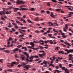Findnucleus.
<instances>
[{
  "label": "nucleus",
  "instance_id": "obj_20",
  "mask_svg": "<svg viewBox=\"0 0 73 73\" xmlns=\"http://www.w3.org/2000/svg\"><path fill=\"white\" fill-rule=\"evenodd\" d=\"M4 52L5 53H9V52H10V51H9V50H5Z\"/></svg>",
  "mask_w": 73,
  "mask_h": 73
},
{
  "label": "nucleus",
  "instance_id": "obj_54",
  "mask_svg": "<svg viewBox=\"0 0 73 73\" xmlns=\"http://www.w3.org/2000/svg\"><path fill=\"white\" fill-rule=\"evenodd\" d=\"M27 64H28V63H23V65L24 66L27 65Z\"/></svg>",
  "mask_w": 73,
  "mask_h": 73
},
{
  "label": "nucleus",
  "instance_id": "obj_32",
  "mask_svg": "<svg viewBox=\"0 0 73 73\" xmlns=\"http://www.w3.org/2000/svg\"><path fill=\"white\" fill-rule=\"evenodd\" d=\"M7 71L10 72H12V70L11 69L7 70Z\"/></svg>",
  "mask_w": 73,
  "mask_h": 73
},
{
  "label": "nucleus",
  "instance_id": "obj_64",
  "mask_svg": "<svg viewBox=\"0 0 73 73\" xmlns=\"http://www.w3.org/2000/svg\"><path fill=\"white\" fill-rule=\"evenodd\" d=\"M23 36H24V35H19V37H22Z\"/></svg>",
  "mask_w": 73,
  "mask_h": 73
},
{
  "label": "nucleus",
  "instance_id": "obj_57",
  "mask_svg": "<svg viewBox=\"0 0 73 73\" xmlns=\"http://www.w3.org/2000/svg\"><path fill=\"white\" fill-rule=\"evenodd\" d=\"M35 32H36V33H39V31L38 30H36L35 31Z\"/></svg>",
  "mask_w": 73,
  "mask_h": 73
},
{
  "label": "nucleus",
  "instance_id": "obj_60",
  "mask_svg": "<svg viewBox=\"0 0 73 73\" xmlns=\"http://www.w3.org/2000/svg\"><path fill=\"white\" fill-rule=\"evenodd\" d=\"M46 12L47 13V14H49V13H50V12H49V11H46Z\"/></svg>",
  "mask_w": 73,
  "mask_h": 73
},
{
  "label": "nucleus",
  "instance_id": "obj_40",
  "mask_svg": "<svg viewBox=\"0 0 73 73\" xmlns=\"http://www.w3.org/2000/svg\"><path fill=\"white\" fill-rule=\"evenodd\" d=\"M39 19H38L37 18H35V21H38L39 20Z\"/></svg>",
  "mask_w": 73,
  "mask_h": 73
},
{
  "label": "nucleus",
  "instance_id": "obj_29",
  "mask_svg": "<svg viewBox=\"0 0 73 73\" xmlns=\"http://www.w3.org/2000/svg\"><path fill=\"white\" fill-rule=\"evenodd\" d=\"M21 28L22 29H27V27H21Z\"/></svg>",
  "mask_w": 73,
  "mask_h": 73
},
{
  "label": "nucleus",
  "instance_id": "obj_7",
  "mask_svg": "<svg viewBox=\"0 0 73 73\" xmlns=\"http://www.w3.org/2000/svg\"><path fill=\"white\" fill-rule=\"evenodd\" d=\"M16 62H11V67H13L14 65V64H16Z\"/></svg>",
  "mask_w": 73,
  "mask_h": 73
},
{
  "label": "nucleus",
  "instance_id": "obj_34",
  "mask_svg": "<svg viewBox=\"0 0 73 73\" xmlns=\"http://www.w3.org/2000/svg\"><path fill=\"white\" fill-rule=\"evenodd\" d=\"M64 70L66 72H69V70H68L67 68H66Z\"/></svg>",
  "mask_w": 73,
  "mask_h": 73
},
{
  "label": "nucleus",
  "instance_id": "obj_21",
  "mask_svg": "<svg viewBox=\"0 0 73 73\" xmlns=\"http://www.w3.org/2000/svg\"><path fill=\"white\" fill-rule=\"evenodd\" d=\"M13 8V7L11 6L9 7V8H7V11H9V10H11V9H12Z\"/></svg>",
  "mask_w": 73,
  "mask_h": 73
},
{
  "label": "nucleus",
  "instance_id": "obj_9",
  "mask_svg": "<svg viewBox=\"0 0 73 73\" xmlns=\"http://www.w3.org/2000/svg\"><path fill=\"white\" fill-rule=\"evenodd\" d=\"M19 49L18 48H15V49L13 50L12 51L14 53H16V52H17L19 50Z\"/></svg>",
  "mask_w": 73,
  "mask_h": 73
},
{
  "label": "nucleus",
  "instance_id": "obj_37",
  "mask_svg": "<svg viewBox=\"0 0 73 73\" xmlns=\"http://www.w3.org/2000/svg\"><path fill=\"white\" fill-rule=\"evenodd\" d=\"M28 22L30 23H32V22L30 20H27Z\"/></svg>",
  "mask_w": 73,
  "mask_h": 73
},
{
  "label": "nucleus",
  "instance_id": "obj_33",
  "mask_svg": "<svg viewBox=\"0 0 73 73\" xmlns=\"http://www.w3.org/2000/svg\"><path fill=\"white\" fill-rule=\"evenodd\" d=\"M39 47H40V49H44V47H42V46L41 45H40L39 46Z\"/></svg>",
  "mask_w": 73,
  "mask_h": 73
},
{
  "label": "nucleus",
  "instance_id": "obj_61",
  "mask_svg": "<svg viewBox=\"0 0 73 73\" xmlns=\"http://www.w3.org/2000/svg\"><path fill=\"white\" fill-rule=\"evenodd\" d=\"M59 66L60 68H62V65H61V64H60L59 65Z\"/></svg>",
  "mask_w": 73,
  "mask_h": 73
},
{
  "label": "nucleus",
  "instance_id": "obj_17",
  "mask_svg": "<svg viewBox=\"0 0 73 73\" xmlns=\"http://www.w3.org/2000/svg\"><path fill=\"white\" fill-rule=\"evenodd\" d=\"M22 49H25V50H27V47L25 46L23 47L22 46Z\"/></svg>",
  "mask_w": 73,
  "mask_h": 73
},
{
  "label": "nucleus",
  "instance_id": "obj_56",
  "mask_svg": "<svg viewBox=\"0 0 73 73\" xmlns=\"http://www.w3.org/2000/svg\"><path fill=\"white\" fill-rule=\"evenodd\" d=\"M15 33L16 35H18V34H19V33H18V32H15Z\"/></svg>",
  "mask_w": 73,
  "mask_h": 73
},
{
  "label": "nucleus",
  "instance_id": "obj_31",
  "mask_svg": "<svg viewBox=\"0 0 73 73\" xmlns=\"http://www.w3.org/2000/svg\"><path fill=\"white\" fill-rule=\"evenodd\" d=\"M60 11H61V9H57L56 10V11L57 12H60Z\"/></svg>",
  "mask_w": 73,
  "mask_h": 73
},
{
  "label": "nucleus",
  "instance_id": "obj_1",
  "mask_svg": "<svg viewBox=\"0 0 73 73\" xmlns=\"http://www.w3.org/2000/svg\"><path fill=\"white\" fill-rule=\"evenodd\" d=\"M20 9H21V10H22V11H27L28 10V9L24 8L19 9L18 8H14V12H17V11H19V10H20Z\"/></svg>",
  "mask_w": 73,
  "mask_h": 73
},
{
  "label": "nucleus",
  "instance_id": "obj_49",
  "mask_svg": "<svg viewBox=\"0 0 73 73\" xmlns=\"http://www.w3.org/2000/svg\"><path fill=\"white\" fill-rule=\"evenodd\" d=\"M11 29L13 32H16V31L14 29L12 28Z\"/></svg>",
  "mask_w": 73,
  "mask_h": 73
},
{
  "label": "nucleus",
  "instance_id": "obj_6",
  "mask_svg": "<svg viewBox=\"0 0 73 73\" xmlns=\"http://www.w3.org/2000/svg\"><path fill=\"white\" fill-rule=\"evenodd\" d=\"M39 56L40 58H43V56H45V54L44 53H43L41 54H39Z\"/></svg>",
  "mask_w": 73,
  "mask_h": 73
},
{
  "label": "nucleus",
  "instance_id": "obj_18",
  "mask_svg": "<svg viewBox=\"0 0 73 73\" xmlns=\"http://www.w3.org/2000/svg\"><path fill=\"white\" fill-rule=\"evenodd\" d=\"M55 72H54V73H56V72H57L58 73H60V72H61V71H59L57 70H55Z\"/></svg>",
  "mask_w": 73,
  "mask_h": 73
},
{
  "label": "nucleus",
  "instance_id": "obj_45",
  "mask_svg": "<svg viewBox=\"0 0 73 73\" xmlns=\"http://www.w3.org/2000/svg\"><path fill=\"white\" fill-rule=\"evenodd\" d=\"M73 65L72 64H70L69 65V67H71V66H72Z\"/></svg>",
  "mask_w": 73,
  "mask_h": 73
},
{
  "label": "nucleus",
  "instance_id": "obj_4",
  "mask_svg": "<svg viewBox=\"0 0 73 73\" xmlns=\"http://www.w3.org/2000/svg\"><path fill=\"white\" fill-rule=\"evenodd\" d=\"M25 68H26L27 70H28V69H29V68H31V66L29 64H28L27 65H26L24 67Z\"/></svg>",
  "mask_w": 73,
  "mask_h": 73
},
{
  "label": "nucleus",
  "instance_id": "obj_3",
  "mask_svg": "<svg viewBox=\"0 0 73 73\" xmlns=\"http://www.w3.org/2000/svg\"><path fill=\"white\" fill-rule=\"evenodd\" d=\"M16 3L17 4H24V3H23V1H20V0H17Z\"/></svg>",
  "mask_w": 73,
  "mask_h": 73
},
{
  "label": "nucleus",
  "instance_id": "obj_59",
  "mask_svg": "<svg viewBox=\"0 0 73 73\" xmlns=\"http://www.w3.org/2000/svg\"><path fill=\"white\" fill-rule=\"evenodd\" d=\"M9 40L10 41H12V38H11V37H10V38H9Z\"/></svg>",
  "mask_w": 73,
  "mask_h": 73
},
{
  "label": "nucleus",
  "instance_id": "obj_42",
  "mask_svg": "<svg viewBox=\"0 0 73 73\" xmlns=\"http://www.w3.org/2000/svg\"><path fill=\"white\" fill-rule=\"evenodd\" d=\"M17 19H18V20H20V19H21V17H16Z\"/></svg>",
  "mask_w": 73,
  "mask_h": 73
},
{
  "label": "nucleus",
  "instance_id": "obj_14",
  "mask_svg": "<svg viewBox=\"0 0 73 73\" xmlns=\"http://www.w3.org/2000/svg\"><path fill=\"white\" fill-rule=\"evenodd\" d=\"M58 53H59V54H65V53H64V52L61 51H59L58 52Z\"/></svg>",
  "mask_w": 73,
  "mask_h": 73
},
{
  "label": "nucleus",
  "instance_id": "obj_5",
  "mask_svg": "<svg viewBox=\"0 0 73 73\" xmlns=\"http://www.w3.org/2000/svg\"><path fill=\"white\" fill-rule=\"evenodd\" d=\"M22 59V60L23 61H24L25 60V56H24L23 55H21V56L20 57Z\"/></svg>",
  "mask_w": 73,
  "mask_h": 73
},
{
  "label": "nucleus",
  "instance_id": "obj_25",
  "mask_svg": "<svg viewBox=\"0 0 73 73\" xmlns=\"http://www.w3.org/2000/svg\"><path fill=\"white\" fill-rule=\"evenodd\" d=\"M33 58H34L33 56H31V57H29V58L30 60H32L33 59Z\"/></svg>",
  "mask_w": 73,
  "mask_h": 73
},
{
  "label": "nucleus",
  "instance_id": "obj_63",
  "mask_svg": "<svg viewBox=\"0 0 73 73\" xmlns=\"http://www.w3.org/2000/svg\"><path fill=\"white\" fill-rule=\"evenodd\" d=\"M6 30H9V29L8 27H6L5 28Z\"/></svg>",
  "mask_w": 73,
  "mask_h": 73
},
{
  "label": "nucleus",
  "instance_id": "obj_12",
  "mask_svg": "<svg viewBox=\"0 0 73 73\" xmlns=\"http://www.w3.org/2000/svg\"><path fill=\"white\" fill-rule=\"evenodd\" d=\"M72 55L71 54H70L69 55L68 57L69 58L68 59L69 60L71 61L72 60V58H72Z\"/></svg>",
  "mask_w": 73,
  "mask_h": 73
},
{
  "label": "nucleus",
  "instance_id": "obj_30",
  "mask_svg": "<svg viewBox=\"0 0 73 73\" xmlns=\"http://www.w3.org/2000/svg\"><path fill=\"white\" fill-rule=\"evenodd\" d=\"M43 64H44L45 65H46V64H47V62L46 61H45L44 60L43 62Z\"/></svg>",
  "mask_w": 73,
  "mask_h": 73
},
{
  "label": "nucleus",
  "instance_id": "obj_43",
  "mask_svg": "<svg viewBox=\"0 0 73 73\" xmlns=\"http://www.w3.org/2000/svg\"><path fill=\"white\" fill-rule=\"evenodd\" d=\"M51 1L53 2H54V3H56V2H57L56 0H51Z\"/></svg>",
  "mask_w": 73,
  "mask_h": 73
},
{
  "label": "nucleus",
  "instance_id": "obj_36",
  "mask_svg": "<svg viewBox=\"0 0 73 73\" xmlns=\"http://www.w3.org/2000/svg\"><path fill=\"white\" fill-rule=\"evenodd\" d=\"M65 29H68V25H65Z\"/></svg>",
  "mask_w": 73,
  "mask_h": 73
},
{
  "label": "nucleus",
  "instance_id": "obj_47",
  "mask_svg": "<svg viewBox=\"0 0 73 73\" xmlns=\"http://www.w3.org/2000/svg\"><path fill=\"white\" fill-rule=\"evenodd\" d=\"M10 1L11 2H13L14 3H16L15 2V1H14L13 0H10Z\"/></svg>",
  "mask_w": 73,
  "mask_h": 73
},
{
  "label": "nucleus",
  "instance_id": "obj_35",
  "mask_svg": "<svg viewBox=\"0 0 73 73\" xmlns=\"http://www.w3.org/2000/svg\"><path fill=\"white\" fill-rule=\"evenodd\" d=\"M49 37H50V38H55V37L51 35V36H49Z\"/></svg>",
  "mask_w": 73,
  "mask_h": 73
},
{
  "label": "nucleus",
  "instance_id": "obj_39",
  "mask_svg": "<svg viewBox=\"0 0 73 73\" xmlns=\"http://www.w3.org/2000/svg\"><path fill=\"white\" fill-rule=\"evenodd\" d=\"M65 69H66L65 67H63L62 68V69L63 70H65Z\"/></svg>",
  "mask_w": 73,
  "mask_h": 73
},
{
  "label": "nucleus",
  "instance_id": "obj_62",
  "mask_svg": "<svg viewBox=\"0 0 73 73\" xmlns=\"http://www.w3.org/2000/svg\"><path fill=\"white\" fill-rule=\"evenodd\" d=\"M56 69H59V67L58 66H56L55 67Z\"/></svg>",
  "mask_w": 73,
  "mask_h": 73
},
{
  "label": "nucleus",
  "instance_id": "obj_51",
  "mask_svg": "<svg viewBox=\"0 0 73 73\" xmlns=\"http://www.w3.org/2000/svg\"><path fill=\"white\" fill-rule=\"evenodd\" d=\"M21 46H22V45H19L17 46V47L18 48H20V47H21Z\"/></svg>",
  "mask_w": 73,
  "mask_h": 73
},
{
  "label": "nucleus",
  "instance_id": "obj_52",
  "mask_svg": "<svg viewBox=\"0 0 73 73\" xmlns=\"http://www.w3.org/2000/svg\"><path fill=\"white\" fill-rule=\"evenodd\" d=\"M48 36H49V37H51V36H52V34H49L48 35Z\"/></svg>",
  "mask_w": 73,
  "mask_h": 73
},
{
  "label": "nucleus",
  "instance_id": "obj_26",
  "mask_svg": "<svg viewBox=\"0 0 73 73\" xmlns=\"http://www.w3.org/2000/svg\"><path fill=\"white\" fill-rule=\"evenodd\" d=\"M49 66H52V67H53L54 68L55 67L53 65V64L51 63L49 64Z\"/></svg>",
  "mask_w": 73,
  "mask_h": 73
},
{
  "label": "nucleus",
  "instance_id": "obj_46",
  "mask_svg": "<svg viewBox=\"0 0 73 73\" xmlns=\"http://www.w3.org/2000/svg\"><path fill=\"white\" fill-rule=\"evenodd\" d=\"M16 23H17V24H20V22L18 21H16Z\"/></svg>",
  "mask_w": 73,
  "mask_h": 73
},
{
  "label": "nucleus",
  "instance_id": "obj_16",
  "mask_svg": "<svg viewBox=\"0 0 73 73\" xmlns=\"http://www.w3.org/2000/svg\"><path fill=\"white\" fill-rule=\"evenodd\" d=\"M51 15H50V16L51 17H53V18H54V17H55V15H53V13L52 12L51 13Z\"/></svg>",
  "mask_w": 73,
  "mask_h": 73
},
{
  "label": "nucleus",
  "instance_id": "obj_8",
  "mask_svg": "<svg viewBox=\"0 0 73 73\" xmlns=\"http://www.w3.org/2000/svg\"><path fill=\"white\" fill-rule=\"evenodd\" d=\"M28 48H31V49H33V50H37V49H40V48L39 47L36 48H32V47H30V46H28Z\"/></svg>",
  "mask_w": 73,
  "mask_h": 73
},
{
  "label": "nucleus",
  "instance_id": "obj_11",
  "mask_svg": "<svg viewBox=\"0 0 73 73\" xmlns=\"http://www.w3.org/2000/svg\"><path fill=\"white\" fill-rule=\"evenodd\" d=\"M25 60H26L27 62H28L29 61L30 62H32V61H33V60L30 59L31 60H29L27 58H26Z\"/></svg>",
  "mask_w": 73,
  "mask_h": 73
},
{
  "label": "nucleus",
  "instance_id": "obj_22",
  "mask_svg": "<svg viewBox=\"0 0 73 73\" xmlns=\"http://www.w3.org/2000/svg\"><path fill=\"white\" fill-rule=\"evenodd\" d=\"M0 15H4V12L3 11L0 12Z\"/></svg>",
  "mask_w": 73,
  "mask_h": 73
},
{
  "label": "nucleus",
  "instance_id": "obj_58",
  "mask_svg": "<svg viewBox=\"0 0 73 73\" xmlns=\"http://www.w3.org/2000/svg\"><path fill=\"white\" fill-rule=\"evenodd\" d=\"M68 9L70 10V11H73V10L72 9H71L70 8H68Z\"/></svg>",
  "mask_w": 73,
  "mask_h": 73
},
{
  "label": "nucleus",
  "instance_id": "obj_27",
  "mask_svg": "<svg viewBox=\"0 0 73 73\" xmlns=\"http://www.w3.org/2000/svg\"><path fill=\"white\" fill-rule=\"evenodd\" d=\"M34 56V58H39V57L38 56L35 55V56Z\"/></svg>",
  "mask_w": 73,
  "mask_h": 73
},
{
  "label": "nucleus",
  "instance_id": "obj_48",
  "mask_svg": "<svg viewBox=\"0 0 73 73\" xmlns=\"http://www.w3.org/2000/svg\"><path fill=\"white\" fill-rule=\"evenodd\" d=\"M17 14H18V15H20V16H21V13L20 12H17Z\"/></svg>",
  "mask_w": 73,
  "mask_h": 73
},
{
  "label": "nucleus",
  "instance_id": "obj_53",
  "mask_svg": "<svg viewBox=\"0 0 73 73\" xmlns=\"http://www.w3.org/2000/svg\"><path fill=\"white\" fill-rule=\"evenodd\" d=\"M32 50H29V53H31V52H32Z\"/></svg>",
  "mask_w": 73,
  "mask_h": 73
},
{
  "label": "nucleus",
  "instance_id": "obj_44",
  "mask_svg": "<svg viewBox=\"0 0 73 73\" xmlns=\"http://www.w3.org/2000/svg\"><path fill=\"white\" fill-rule=\"evenodd\" d=\"M47 5H48V6H49V7L50 6V4L49 3H47Z\"/></svg>",
  "mask_w": 73,
  "mask_h": 73
},
{
  "label": "nucleus",
  "instance_id": "obj_50",
  "mask_svg": "<svg viewBox=\"0 0 73 73\" xmlns=\"http://www.w3.org/2000/svg\"><path fill=\"white\" fill-rule=\"evenodd\" d=\"M31 10V11H35V9L34 8H32L30 9Z\"/></svg>",
  "mask_w": 73,
  "mask_h": 73
},
{
  "label": "nucleus",
  "instance_id": "obj_15",
  "mask_svg": "<svg viewBox=\"0 0 73 73\" xmlns=\"http://www.w3.org/2000/svg\"><path fill=\"white\" fill-rule=\"evenodd\" d=\"M30 45L31 46V47L32 48H34V43L33 42H31L30 43Z\"/></svg>",
  "mask_w": 73,
  "mask_h": 73
},
{
  "label": "nucleus",
  "instance_id": "obj_10",
  "mask_svg": "<svg viewBox=\"0 0 73 73\" xmlns=\"http://www.w3.org/2000/svg\"><path fill=\"white\" fill-rule=\"evenodd\" d=\"M12 24V25H15V28H16L17 29H18V26H17V24L14 23H13Z\"/></svg>",
  "mask_w": 73,
  "mask_h": 73
},
{
  "label": "nucleus",
  "instance_id": "obj_55",
  "mask_svg": "<svg viewBox=\"0 0 73 73\" xmlns=\"http://www.w3.org/2000/svg\"><path fill=\"white\" fill-rule=\"evenodd\" d=\"M39 52H40V53H44V50L40 51H39Z\"/></svg>",
  "mask_w": 73,
  "mask_h": 73
},
{
  "label": "nucleus",
  "instance_id": "obj_41",
  "mask_svg": "<svg viewBox=\"0 0 73 73\" xmlns=\"http://www.w3.org/2000/svg\"><path fill=\"white\" fill-rule=\"evenodd\" d=\"M19 30L20 31H23V32H25V31L24 30H21L20 29H19Z\"/></svg>",
  "mask_w": 73,
  "mask_h": 73
},
{
  "label": "nucleus",
  "instance_id": "obj_28",
  "mask_svg": "<svg viewBox=\"0 0 73 73\" xmlns=\"http://www.w3.org/2000/svg\"><path fill=\"white\" fill-rule=\"evenodd\" d=\"M68 37V35H62V37H63V38H66V37Z\"/></svg>",
  "mask_w": 73,
  "mask_h": 73
},
{
  "label": "nucleus",
  "instance_id": "obj_19",
  "mask_svg": "<svg viewBox=\"0 0 73 73\" xmlns=\"http://www.w3.org/2000/svg\"><path fill=\"white\" fill-rule=\"evenodd\" d=\"M5 13L7 15H9V14H10V13H12V11H10L9 12L8 11H6Z\"/></svg>",
  "mask_w": 73,
  "mask_h": 73
},
{
  "label": "nucleus",
  "instance_id": "obj_13",
  "mask_svg": "<svg viewBox=\"0 0 73 73\" xmlns=\"http://www.w3.org/2000/svg\"><path fill=\"white\" fill-rule=\"evenodd\" d=\"M24 54L26 55V56L27 58H29V55L26 52H24Z\"/></svg>",
  "mask_w": 73,
  "mask_h": 73
},
{
  "label": "nucleus",
  "instance_id": "obj_2",
  "mask_svg": "<svg viewBox=\"0 0 73 73\" xmlns=\"http://www.w3.org/2000/svg\"><path fill=\"white\" fill-rule=\"evenodd\" d=\"M65 51L67 52L68 53H73V49H70L68 50V49H66L64 50Z\"/></svg>",
  "mask_w": 73,
  "mask_h": 73
},
{
  "label": "nucleus",
  "instance_id": "obj_38",
  "mask_svg": "<svg viewBox=\"0 0 73 73\" xmlns=\"http://www.w3.org/2000/svg\"><path fill=\"white\" fill-rule=\"evenodd\" d=\"M13 44H11L10 45L7 46V47H10V46H13Z\"/></svg>",
  "mask_w": 73,
  "mask_h": 73
},
{
  "label": "nucleus",
  "instance_id": "obj_24",
  "mask_svg": "<svg viewBox=\"0 0 73 73\" xmlns=\"http://www.w3.org/2000/svg\"><path fill=\"white\" fill-rule=\"evenodd\" d=\"M58 48H60V47H55V50H59Z\"/></svg>",
  "mask_w": 73,
  "mask_h": 73
},
{
  "label": "nucleus",
  "instance_id": "obj_23",
  "mask_svg": "<svg viewBox=\"0 0 73 73\" xmlns=\"http://www.w3.org/2000/svg\"><path fill=\"white\" fill-rule=\"evenodd\" d=\"M48 42H49L50 44H53V42H52V40H47Z\"/></svg>",
  "mask_w": 73,
  "mask_h": 73
}]
</instances>
